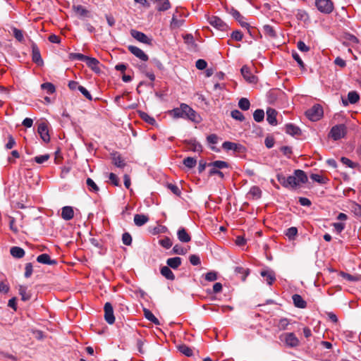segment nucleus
I'll use <instances>...</instances> for the list:
<instances>
[{
    "label": "nucleus",
    "instance_id": "nucleus-1",
    "mask_svg": "<svg viewBox=\"0 0 361 361\" xmlns=\"http://www.w3.org/2000/svg\"><path fill=\"white\" fill-rule=\"evenodd\" d=\"M278 181L286 188H294L300 183H305L307 181L306 173L300 169L294 171V175L286 177L284 175L279 173L276 176Z\"/></svg>",
    "mask_w": 361,
    "mask_h": 361
},
{
    "label": "nucleus",
    "instance_id": "nucleus-2",
    "mask_svg": "<svg viewBox=\"0 0 361 361\" xmlns=\"http://www.w3.org/2000/svg\"><path fill=\"white\" fill-rule=\"evenodd\" d=\"M323 114V109L319 104L314 105L305 112L307 117L312 121H319L322 117Z\"/></svg>",
    "mask_w": 361,
    "mask_h": 361
},
{
    "label": "nucleus",
    "instance_id": "nucleus-3",
    "mask_svg": "<svg viewBox=\"0 0 361 361\" xmlns=\"http://www.w3.org/2000/svg\"><path fill=\"white\" fill-rule=\"evenodd\" d=\"M315 6L323 13L329 14L334 10V4L331 0H316Z\"/></svg>",
    "mask_w": 361,
    "mask_h": 361
},
{
    "label": "nucleus",
    "instance_id": "nucleus-4",
    "mask_svg": "<svg viewBox=\"0 0 361 361\" xmlns=\"http://www.w3.org/2000/svg\"><path fill=\"white\" fill-rule=\"evenodd\" d=\"M280 340L288 347L294 348L299 345V340L293 333H286L280 336Z\"/></svg>",
    "mask_w": 361,
    "mask_h": 361
},
{
    "label": "nucleus",
    "instance_id": "nucleus-5",
    "mask_svg": "<svg viewBox=\"0 0 361 361\" xmlns=\"http://www.w3.org/2000/svg\"><path fill=\"white\" fill-rule=\"evenodd\" d=\"M207 20L212 26H213L214 27L219 30L225 31L228 28V25L218 16H208Z\"/></svg>",
    "mask_w": 361,
    "mask_h": 361
},
{
    "label": "nucleus",
    "instance_id": "nucleus-6",
    "mask_svg": "<svg viewBox=\"0 0 361 361\" xmlns=\"http://www.w3.org/2000/svg\"><path fill=\"white\" fill-rule=\"evenodd\" d=\"M346 134V127L343 124L334 126L330 131V136L334 140H338L343 137Z\"/></svg>",
    "mask_w": 361,
    "mask_h": 361
},
{
    "label": "nucleus",
    "instance_id": "nucleus-7",
    "mask_svg": "<svg viewBox=\"0 0 361 361\" xmlns=\"http://www.w3.org/2000/svg\"><path fill=\"white\" fill-rule=\"evenodd\" d=\"M183 112L184 118H188L196 123L199 122V116L197 114L195 111L190 108L188 104H183Z\"/></svg>",
    "mask_w": 361,
    "mask_h": 361
},
{
    "label": "nucleus",
    "instance_id": "nucleus-8",
    "mask_svg": "<svg viewBox=\"0 0 361 361\" xmlns=\"http://www.w3.org/2000/svg\"><path fill=\"white\" fill-rule=\"evenodd\" d=\"M104 319L109 324H113L115 322V317L114 314V309L112 305L107 302L104 304Z\"/></svg>",
    "mask_w": 361,
    "mask_h": 361
},
{
    "label": "nucleus",
    "instance_id": "nucleus-9",
    "mask_svg": "<svg viewBox=\"0 0 361 361\" xmlns=\"http://www.w3.org/2000/svg\"><path fill=\"white\" fill-rule=\"evenodd\" d=\"M131 36L135 38L136 40L146 44H151L152 39L149 37H148L145 33L135 30H132L130 31Z\"/></svg>",
    "mask_w": 361,
    "mask_h": 361
},
{
    "label": "nucleus",
    "instance_id": "nucleus-10",
    "mask_svg": "<svg viewBox=\"0 0 361 361\" xmlns=\"http://www.w3.org/2000/svg\"><path fill=\"white\" fill-rule=\"evenodd\" d=\"M37 132L44 142H49L50 141V135L49 134V130L47 123L44 122L39 123L38 126Z\"/></svg>",
    "mask_w": 361,
    "mask_h": 361
},
{
    "label": "nucleus",
    "instance_id": "nucleus-11",
    "mask_svg": "<svg viewBox=\"0 0 361 361\" xmlns=\"http://www.w3.org/2000/svg\"><path fill=\"white\" fill-rule=\"evenodd\" d=\"M240 71L245 80L248 82L255 84L257 82V77L251 73L250 68L247 66H243Z\"/></svg>",
    "mask_w": 361,
    "mask_h": 361
},
{
    "label": "nucleus",
    "instance_id": "nucleus-12",
    "mask_svg": "<svg viewBox=\"0 0 361 361\" xmlns=\"http://www.w3.org/2000/svg\"><path fill=\"white\" fill-rule=\"evenodd\" d=\"M32 61L38 66H42L44 62L41 57L40 51L35 43L32 44Z\"/></svg>",
    "mask_w": 361,
    "mask_h": 361
},
{
    "label": "nucleus",
    "instance_id": "nucleus-13",
    "mask_svg": "<svg viewBox=\"0 0 361 361\" xmlns=\"http://www.w3.org/2000/svg\"><path fill=\"white\" fill-rule=\"evenodd\" d=\"M231 14L239 23L242 27H245L249 31L250 24L245 22V17L243 16L239 11L233 8L231 10Z\"/></svg>",
    "mask_w": 361,
    "mask_h": 361
},
{
    "label": "nucleus",
    "instance_id": "nucleus-14",
    "mask_svg": "<svg viewBox=\"0 0 361 361\" xmlns=\"http://www.w3.org/2000/svg\"><path fill=\"white\" fill-rule=\"evenodd\" d=\"M128 49L133 55L140 60L143 61L148 60V56L141 49L133 45L128 46Z\"/></svg>",
    "mask_w": 361,
    "mask_h": 361
},
{
    "label": "nucleus",
    "instance_id": "nucleus-15",
    "mask_svg": "<svg viewBox=\"0 0 361 361\" xmlns=\"http://www.w3.org/2000/svg\"><path fill=\"white\" fill-rule=\"evenodd\" d=\"M112 163L118 168L123 169L126 166V163L124 159L121 157V154L114 152L111 154Z\"/></svg>",
    "mask_w": 361,
    "mask_h": 361
},
{
    "label": "nucleus",
    "instance_id": "nucleus-16",
    "mask_svg": "<svg viewBox=\"0 0 361 361\" xmlns=\"http://www.w3.org/2000/svg\"><path fill=\"white\" fill-rule=\"evenodd\" d=\"M261 276L266 279L269 285H271L276 280V276L274 271L271 269H264L260 273Z\"/></svg>",
    "mask_w": 361,
    "mask_h": 361
},
{
    "label": "nucleus",
    "instance_id": "nucleus-17",
    "mask_svg": "<svg viewBox=\"0 0 361 361\" xmlns=\"http://www.w3.org/2000/svg\"><path fill=\"white\" fill-rule=\"evenodd\" d=\"M37 261L43 264L55 265L57 264L56 259H51L48 254H42L37 257Z\"/></svg>",
    "mask_w": 361,
    "mask_h": 361
},
{
    "label": "nucleus",
    "instance_id": "nucleus-18",
    "mask_svg": "<svg viewBox=\"0 0 361 361\" xmlns=\"http://www.w3.org/2000/svg\"><path fill=\"white\" fill-rule=\"evenodd\" d=\"M85 63H86L87 66L90 68H91L94 72H95V73L100 72V68L99 66V61L97 59L88 56Z\"/></svg>",
    "mask_w": 361,
    "mask_h": 361
},
{
    "label": "nucleus",
    "instance_id": "nucleus-19",
    "mask_svg": "<svg viewBox=\"0 0 361 361\" xmlns=\"http://www.w3.org/2000/svg\"><path fill=\"white\" fill-rule=\"evenodd\" d=\"M222 147L226 151L233 150L235 152H241V149L243 148L241 145L229 141L224 142L222 144Z\"/></svg>",
    "mask_w": 361,
    "mask_h": 361
},
{
    "label": "nucleus",
    "instance_id": "nucleus-20",
    "mask_svg": "<svg viewBox=\"0 0 361 361\" xmlns=\"http://www.w3.org/2000/svg\"><path fill=\"white\" fill-rule=\"evenodd\" d=\"M74 216V211L72 207L65 206L62 208L61 217L66 221L72 219Z\"/></svg>",
    "mask_w": 361,
    "mask_h": 361
},
{
    "label": "nucleus",
    "instance_id": "nucleus-21",
    "mask_svg": "<svg viewBox=\"0 0 361 361\" xmlns=\"http://www.w3.org/2000/svg\"><path fill=\"white\" fill-rule=\"evenodd\" d=\"M277 112L272 108H268L267 109V121L272 126H275L277 123L276 121Z\"/></svg>",
    "mask_w": 361,
    "mask_h": 361
},
{
    "label": "nucleus",
    "instance_id": "nucleus-22",
    "mask_svg": "<svg viewBox=\"0 0 361 361\" xmlns=\"http://www.w3.org/2000/svg\"><path fill=\"white\" fill-rule=\"evenodd\" d=\"M178 238L180 242L188 243L190 241V235L187 233L184 228H180L177 232Z\"/></svg>",
    "mask_w": 361,
    "mask_h": 361
},
{
    "label": "nucleus",
    "instance_id": "nucleus-23",
    "mask_svg": "<svg viewBox=\"0 0 361 361\" xmlns=\"http://www.w3.org/2000/svg\"><path fill=\"white\" fill-rule=\"evenodd\" d=\"M285 131L290 135H298L301 134L300 129L292 123H288L286 125Z\"/></svg>",
    "mask_w": 361,
    "mask_h": 361
},
{
    "label": "nucleus",
    "instance_id": "nucleus-24",
    "mask_svg": "<svg viewBox=\"0 0 361 361\" xmlns=\"http://www.w3.org/2000/svg\"><path fill=\"white\" fill-rule=\"evenodd\" d=\"M184 22L185 20L183 19H178L176 14L174 13L170 23V28L171 30L178 29L183 25Z\"/></svg>",
    "mask_w": 361,
    "mask_h": 361
},
{
    "label": "nucleus",
    "instance_id": "nucleus-25",
    "mask_svg": "<svg viewBox=\"0 0 361 361\" xmlns=\"http://www.w3.org/2000/svg\"><path fill=\"white\" fill-rule=\"evenodd\" d=\"M10 253L13 257L17 259L23 258L25 254L23 248L17 246L12 247L10 250Z\"/></svg>",
    "mask_w": 361,
    "mask_h": 361
},
{
    "label": "nucleus",
    "instance_id": "nucleus-26",
    "mask_svg": "<svg viewBox=\"0 0 361 361\" xmlns=\"http://www.w3.org/2000/svg\"><path fill=\"white\" fill-rule=\"evenodd\" d=\"M293 304L298 308H305L307 305V302L303 298L298 294H295L292 296Z\"/></svg>",
    "mask_w": 361,
    "mask_h": 361
},
{
    "label": "nucleus",
    "instance_id": "nucleus-27",
    "mask_svg": "<svg viewBox=\"0 0 361 361\" xmlns=\"http://www.w3.org/2000/svg\"><path fill=\"white\" fill-rule=\"evenodd\" d=\"M149 221V217L145 214H135L134 216V223L137 226H142Z\"/></svg>",
    "mask_w": 361,
    "mask_h": 361
},
{
    "label": "nucleus",
    "instance_id": "nucleus-28",
    "mask_svg": "<svg viewBox=\"0 0 361 361\" xmlns=\"http://www.w3.org/2000/svg\"><path fill=\"white\" fill-rule=\"evenodd\" d=\"M160 272L168 280L173 281L175 279V275L168 266L161 267Z\"/></svg>",
    "mask_w": 361,
    "mask_h": 361
},
{
    "label": "nucleus",
    "instance_id": "nucleus-29",
    "mask_svg": "<svg viewBox=\"0 0 361 361\" xmlns=\"http://www.w3.org/2000/svg\"><path fill=\"white\" fill-rule=\"evenodd\" d=\"M187 145L189 146V149L193 152H202V145L195 140L191 139L186 141Z\"/></svg>",
    "mask_w": 361,
    "mask_h": 361
},
{
    "label": "nucleus",
    "instance_id": "nucleus-30",
    "mask_svg": "<svg viewBox=\"0 0 361 361\" xmlns=\"http://www.w3.org/2000/svg\"><path fill=\"white\" fill-rule=\"evenodd\" d=\"M166 264L168 267L176 269L181 264V259L178 257L169 258L166 260Z\"/></svg>",
    "mask_w": 361,
    "mask_h": 361
},
{
    "label": "nucleus",
    "instance_id": "nucleus-31",
    "mask_svg": "<svg viewBox=\"0 0 361 361\" xmlns=\"http://www.w3.org/2000/svg\"><path fill=\"white\" fill-rule=\"evenodd\" d=\"M145 317L154 323L156 325H159L160 322L159 319L153 314V313L148 309L144 308L143 310Z\"/></svg>",
    "mask_w": 361,
    "mask_h": 361
},
{
    "label": "nucleus",
    "instance_id": "nucleus-32",
    "mask_svg": "<svg viewBox=\"0 0 361 361\" xmlns=\"http://www.w3.org/2000/svg\"><path fill=\"white\" fill-rule=\"evenodd\" d=\"M208 166L215 169H223L228 168V164L226 161L218 160L208 164Z\"/></svg>",
    "mask_w": 361,
    "mask_h": 361
},
{
    "label": "nucleus",
    "instance_id": "nucleus-33",
    "mask_svg": "<svg viewBox=\"0 0 361 361\" xmlns=\"http://www.w3.org/2000/svg\"><path fill=\"white\" fill-rule=\"evenodd\" d=\"M289 324L290 322L287 318H281L277 322V323L276 321L274 320V325L279 328V331L286 329Z\"/></svg>",
    "mask_w": 361,
    "mask_h": 361
},
{
    "label": "nucleus",
    "instance_id": "nucleus-34",
    "mask_svg": "<svg viewBox=\"0 0 361 361\" xmlns=\"http://www.w3.org/2000/svg\"><path fill=\"white\" fill-rule=\"evenodd\" d=\"M169 114L174 118H183V104L179 108H175L170 111Z\"/></svg>",
    "mask_w": 361,
    "mask_h": 361
},
{
    "label": "nucleus",
    "instance_id": "nucleus-35",
    "mask_svg": "<svg viewBox=\"0 0 361 361\" xmlns=\"http://www.w3.org/2000/svg\"><path fill=\"white\" fill-rule=\"evenodd\" d=\"M178 349L182 354L187 357L192 355V350L185 344L179 345Z\"/></svg>",
    "mask_w": 361,
    "mask_h": 361
},
{
    "label": "nucleus",
    "instance_id": "nucleus-36",
    "mask_svg": "<svg viewBox=\"0 0 361 361\" xmlns=\"http://www.w3.org/2000/svg\"><path fill=\"white\" fill-rule=\"evenodd\" d=\"M263 31L264 34L271 38L276 37V33L272 26L269 25H264L263 26Z\"/></svg>",
    "mask_w": 361,
    "mask_h": 361
},
{
    "label": "nucleus",
    "instance_id": "nucleus-37",
    "mask_svg": "<svg viewBox=\"0 0 361 361\" xmlns=\"http://www.w3.org/2000/svg\"><path fill=\"white\" fill-rule=\"evenodd\" d=\"M341 276L348 281H361V275H351L348 273L341 272Z\"/></svg>",
    "mask_w": 361,
    "mask_h": 361
},
{
    "label": "nucleus",
    "instance_id": "nucleus-38",
    "mask_svg": "<svg viewBox=\"0 0 361 361\" xmlns=\"http://www.w3.org/2000/svg\"><path fill=\"white\" fill-rule=\"evenodd\" d=\"M183 164L188 169H192L196 166L197 160L193 157H186L183 161Z\"/></svg>",
    "mask_w": 361,
    "mask_h": 361
},
{
    "label": "nucleus",
    "instance_id": "nucleus-39",
    "mask_svg": "<svg viewBox=\"0 0 361 361\" xmlns=\"http://www.w3.org/2000/svg\"><path fill=\"white\" fill-rule=\"evenodd\" d=\"M350 210L352 212H353V214L355 216L361 218V205L360 204H359L355 202H353L350 204Z\"/></svg>",
    "mask_w": 361,
    "mask_h": 361
},
{
    "label": "nucleus",
    "instance_id": "nucleus-40",
    "mask_svg": "<svg viewBox=\"0 0 361 361\" xmlns=\"http://www.w3.org/2000/svg\"><path fill=\"white\" fill-rule=\"evenodd\" d=\"M238 106L243 111H247L250 106V101L247 98H241L238 102Z\"/></svg>",
    "mask_w": 361,
    "mask_h": 361
},
{
    "label": "nucleus",
    "instance_id": "nucleus-41",
    "mask_svg": "<svg viewBox=\"0 0 361 361\" xmlns=\"http://www.w3.org/2000/svg\"><path fill=\"white\" fill-rule=\"evenodd\" d=\"M249 195H250L255 199H259L261 197L262 190L259 187L253 186L250 188Z\"/></svg>",
    "mask_w": 361,
    "mask_h": 361
},
{
    "label": "nucleus",
    "instance_id": "nucleus-42",
    "mask_svg": "<svg viewBox=\"0 0 361 361\" xmlns=\"http://www.w3.org/2000/svg\"><path fill=\"white\" fill-rule=\"evenodd\" d=\"M298 234V229L296 227H290L285 231V235L289 240H294Z\"/></svg>",
    "mask_w": 361,
    "mask_h": 361
},
{
    "label": "nucleus",
    "instance_id": "nucleus-43",
    "mask_svg": "<svg viewBox=\"0 0 361 361\" xmlns=\"http://www.w3.org/2000/svg\"><path fill=\"white\" fill-rule=\"evenodd\" d=\"M348 99L350 104H355L359 101L360 96L356 92L351 91L348 94Z\"/></svg>",
    "mask_w": 361,
    "mask_h": 361
},
{
    "label": "nucleus",
    "instance_id": "nucleus-44",
    "mask_svg": "<svg viewBox=\"0 0 361 361\" xmlns=\"http://www.w3.org/2000/svg\"><path fill=\"white\" fill-rule=\"evenodd\" d=\"M86 184L91 192H97L99 190L94 181L90 178L86 180Z\"/></svg>",
    "mask_w": 361,
    "mask_h": 361
},
{
    "label": "nucleus",
    "instance_id": "nucleus-45",
    "mask_svg": "<svg viewBox=\"0 0 361 361\" xmlns=\"http://www.w3.org/2000/svg\"><path fill=\"white\" fill-rule=\"evenodd\" d=\"M341 161L342 164L351 169H355L359 166L357 163L353 162L348 158L344 157L341 158Z\"/></svg>",
    "mask_w": 361,
    "mask_h": 361
},
{
    "label": "nucleus",
    "instance_id": "nucleus-46",
    "mask_svg": "<svg viewBox=\"0 0 361 361\" xmlns=\"http://www.w3.org/2000/svg\"><path fill=\"white\" fill-rule=\"evenodd\" d=\"M254 120L256 122H261L264 118V111L262 109H257L253 114Z\"/></svg>",
    "mask_w": 361,
    "mask_h": 361
},
{
    "label": "nucleus",
    "instance_id": "nucleus-47",
    "mask_svg": "<svg viewBox=\"0 0 361 361\" xmlns=\"http://www.w3.org/2000/svg\"><path fill=\"white\" fill-rule=\"evenodd\" d=\"M41 88L46 90L49 94H52L56 91L55 86L51 82H44L42 84Z\"/></svg>",
    "mask_w": 361,
    "mask_h": 361
},
{
    "label": "nucleus",
    "instance_id": "nucleus-48",
    "mask_svg": "<svg viewBox=\"0 0 361 361\" xmlns=\"http://www.w3.org/2000/svg\"><path fill=\"white\" fill-rule=\"evenodd\" d=\"M18 290H19V294L21 296L22 300L27 301V300H30V295L27 293L26 287L20 286Z\"/></svg>",
    "mask_w": 361,
    "mask_h": 361
},
{
    "label": "nucleus",
    "instance_id": "nucleus-49",
    "mask_svg": "<svg viewBox=\"0 0 361 361\" xmlns=\"http://www.w3.org/2000/svg\"><path fill=\"white\" fill-rule=\"evenodd\" d=\"M87 57L88 56L79 53H71L69 54V59L71 60H78L86 62Z\"/></svg>",
    "mask_w": 361,
    "mask_h": 361
},
{
    "label": "nucleus",
    "instance_id": "nucleus-50",
    "mask_svg": "<svg viewBox=\"0 0 361 361\" xmlns=\"http://www.w3.org/2000/svg\"><path fill=\"white\" fill-rule=\"evenodd\" d=\"M140 115L142 120L145 121V122L151 125H154L156 123L155 119L153 117L149 116L147 113L140 112Z\"/></svg>",
    "mask_w": 361,
    "mask_h": 361
},
{
    "label": "nucleus",
    "instance_id": "nucleus-51",
    "mask_svg": "<svg viewBox=\"0 0 361 361\" xmlns=\"http://www.w3.org/2000/svg\"><path fill=\"white\" fill-rule=\"evenodd\" d=\"M231 115L233 118L237 121H243L245 119L243 114L237 109L233 110L231 113Z\"/></svg>",
    "mask_w": 361,
    "mask_h": 361
},
{
    "label": "nucleus",
    "instance_id": "nucleus-52",
    "mask_svg": "<svg viewBox=\"0 0 361 361\" xmlns=\"http://www.w3.org/2000/svg\"><path fill=\"white\" fill-rule=\"evenodd\" d=\"M73 8L77 13H78L81 16H85L88 13L87 10H86L81 5L73 6Z\"/></svg>",
    "mask_w": 361,
    "mask_h": 361
},
{
    "label": "nucleus",
    "instance_id": "nucleus-53",
    "mask_svg": "<svg viewBox=\"0 0 361 361\" xmlns=\"http://www.w3.org/2000/svg\"><path fill=\"white\" fill-rule=\"evenodd\" d=\"M13 36L15 37V38L18 41L23 42L24 40L23 33L22 32V30H20L18 28L13 27Z\"/></svg>",
    "mask_w": 361,
    "mask_h": 361
},
{
    "label": "nucleus",
    "instance_id": "nucleus-54",
    "mask_svg": "<svg viewBox=\"0 0 361 361\" xmlns=\"http://www.w3.org/2000/svg\"><path fill=\"white\" fill-rule=\"evenodd\" d=\"M310 178L314 181L321 184L326 183V178L319 174L312 173L311 174Z\"/></svg>",
    "mask_w": 361,
    "mask_h": 361
},
{
    "label": "nucleus",
    "instance_id": "nucleus-55",
    "mask_svg": "<svg viewBox=\"0 0 361 361\" xmlns=\"http://www.w3.org/2000/svg\"><path fill=\"white\" fill-rule=\"evenodd\" d=\"M50 158V156L49 154H43V155H40V156H37L34 158V160L37 163V164H43L44 162L48 161Z\"/></svg>",
    "mask_w": 361,
    "mask_h": 361
},
{
    "label": "nucleus",
    "instance_id": "nucleus-56",
    "mask_svg": "<svg viewBox=\"0 0 361 361\" xmlns=\"http://www.w3.org/2000/svg\"><path fill=\"white\" fill-rule=\"evenodd\" d=\"M159 244L164 248L169 249L172 246V242L169 238H164L159 240Z\"/></svg>",
    "mask_w": 361,
    "mask_h": 361
},
{
    "label": "nucleus",
    "instance_id": "nucleus-57",
    "mask_svg": "<svg viewBox=\"0 0 361 361\" xmlns=\"http://www.w3.org/2000/svg\"><path fill=\"white\" fill-rule=\"evenodd\" d=\"M167 188L176 195L177 196H180V194H181V191L180 190V188L176 185H173L172 183H169L167 185Z\"/></svg>",
    "mask_w": 361,
    "mask_h": 361
},
{
    "label": "nucleus",
    "instance_id": "nucleus-58",
    "mask_svg": "<svg viewBox=\"0 0 361 361\" xmlns=\"http://www.w3.org/2000/svg\"><path fill=\"white\" fill-rule=\"evenodd\" d=\"M123 243L126 245H130L132 243V237L130 233H124L122 235Z\"/></svg>",
    "mask_w": 361,
    "mask_h": 361
},
{
    "label": "nucleus",
    "instance_id": "nucleus-59",
    "mask_svg": "<svg viewBox=\"0 0 361 361\" xmlns=\"http://www.w3.org/2000/svg\"><path fill=\"white\" fill-rule=\"evenodd\" d=\"M78 90L82 93V94L89 100H92V97L89 91L83 86L78 87Z\"/></svg>",
    "mask_w": 361,
    "mask_h": 361
},
{
    "label": "nucleus",
    "instance_id": "nucleus-60",
    "mask_svg": "<svg viewBox=\"0 0 361 361\" xmlns=\"http://www.w3.org/2000/svg\"><path fill=\"white\" fill-rule=\"evenodd\" d=\"M189 260L190 262L194 266L199 265L201 263L200 258L197 255H190L189 257Z\"/></svg>",
    "mask_w": 361,
    "mask_h": 361
},
{
    "label": "nucleus",
    "instance_id": "nucleus-61",
    "mask_svg": "<svg viewBox=\"0 0 361 361\" xmlns=\"http://www.w3.org/2000/svg\"><path fill=\"white\" fill-rule=\"evenodd\" d=\"M173 252L177 255H185L186 253V250L179 245H176L173 247Z\"/></svg>",
    "mask_w": 361,
    "mask_h": 361
},
{
    "label": "nucleus",
    "instance_id": "nucleus-62",
    "mask_svg": "<svg viewBox=\"0 0 361 361\" xmlns=\"http://www.w3.org/2000/svg\"><path fill=\"white\" fill-rule=\"evenodd\" d=\"M243 37V33L239 30L233 31L231 34V38L235 41H241Z\"/></svg>",
    "mask_w": 361,
    "mask_h": 361
},
{
    "label": "nucleus",
    "instance_id": "nucleus-63",
    "mask_svg": "<svg viewBox=\"0 0 361 361\" xmlns=\"http://www.w3.org/2000/svg\"><path fill=\"white\" fill-rule=\"evenodd\" d=\"M196 68L199 70H204L207 68V63L204 59H198L195 63Z\"/></svg>",
    "mask_w": 361,
    "mask_h": 361
},
{
    "label": "nucleus",
    "instance_id": "nucleus-64",
    "mask_svg": "<svg viewBox=\"0 0 361 361\" xmlns=\"http://www.w3.org/2000/svg\"><path fill=\"white\" fill-rule=\"evenodd\" d=\"M207 140L209 144H216L219 141V137L216 134H211L207 137Z\"/></svg>",
    "mask_w": 361,
    "mask_h": 361
}]
</instances>
